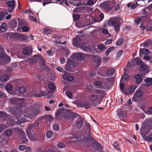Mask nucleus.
I'll return each instance as SVG.
<instances>
[{"label": "nucleus", "instance_id": "obj_1", "mask_svg": "<svg viewBox=\"0 0 152 152\" xmlns=\"http://www.w3.org/2000/svg\"><path fill=\"white\" fill-rule=\"evenodd\" d=\"M25 100L24 98L23 100L19 99L18 103V106L15 107L16 110L13 111L12 113V115H15L17 119V121L16 122V123L18 124H20L24 123L25 121L24 119L21 118L22 115H23L22 108L25 106Z\"/></svg>", "mask_w": 152, "mask_h": 152}, {"label": "nucleus", "instance_id": "obj_2", "mask_svg": "<svg viewBox=\"0 0 152 152\" xmlns=\"http://www.w3.org/2000/svg\"><path fill=\"white\" fill-rule=\"evenodd\" d=\"M121 19L119 17H112L108 20V24L114 27L115 32L118 33L120 32Z\"/></svg>", "mask_w": 152, "mask_h": 152}, {"label": "nucleus", "instance_id": "obj_3", "mask_svg": "<svg viewBox=\"0 0 152 152\" xmlns=\"http://www.w3.org/2000/svg\"><path fill=\"white\" fill-rule=\"evenodd\" d=\"M84 127L86 129V131L87 133V135L88 137L85 138L86 140L88 141H91L93 142V144H96L98 146L100 145V144L96 142L94 138L91 136V126L90 124L86 122L85 125Z\"/></svg>", "mask_w": 152, "mask_h": 152}, {"label": "nucleus", "instance_id": "obj_4", "mask_svg": "<svg viewBox=\"0 0 152 152\" xmlns=\"http://www.w3.org/2000/svg\"><path fill=\"white\" fill-rule=\"evenodd\" d=\"M40 112L41 110L40 109L34 107L32 109L31 112L29 111L28 113V112H25L24 115L25 117L32 119Z\"/></svg>", "mask_w": 152, "mask_h": 152}, {"label": "nucleus", "instance_id": "obj_5", "mask_svg": "<svg viewBox=\"0 0 152 152\" xmlns=\"http://www.w3.org/2000/svg\"><path fill=\"white\" fill-rule=\"evenodd\" d=\"M143 95V92L142 91L137 90L134 94L132 98V101L135 102H139L141 100Z\"/></svg>", "mask_w": 152, "mask_h": 152}, {"label": "nucleus", "instance_id": "obj_6", "mask_svg": "<svg viewBox=\"0 0 152 152\" xmlns=\"http://www.w3.org/2000/svg\"><path fill=\"white\" fill-rule=\"evenodd\" d=\"M7 6L9 7L7 11L9 12H11L15 10L16 6V2L14 0L8 1L7 2Z\"/></svg>", "mask_w": 152, "mask_h": 152}, {"label": "nucleus", "instance_id": "obj_7", "mask_svg": "<svg viewBox=\"0 0 152 152\" xmlns=\"http://www.w3.org/2000/svg\"><path fill=\"white\" fill-rule=\"evenodd\" d=\"M140 133L144 140L150 142H152V135H150L147 136V134L143 128L141 129Z\"/></svg>", "mask_w": 152, "mask_h": 152}, {"label": "nucleus", "instance_id": "obj_8", "mask_svg": "<svg viewBox=\"0 0 152 152\" xmlns=\"http://www.w3.org/2000/svg\"><path fill=\"white\" fill-rule=\"evenodd\" d=\"M100 6L104 10L107 11H110L112 10L111 7L109 5V2L106 1L100 4Z\"/></svg>", "mask_w": 152, "mask_h": 152}, {"label": "nucleus", "instance_id": "obj_9", "mask_svg": "<svg viewBox=\"0 0 152 152\" xmlns=\"http://www.w3.org/2000/svg\"><path fill=\"white\" fill-rule=\"evenodd\" d=\"M117 115L121 120H123V118L125 117L126 115L125 111L122 109H118L117 111Z\"/></svg>", "mask_w": 152, "mask_h": 152}, {"label": "nucleus", "instance_id": "obj_10", "mask_svg": "<svg viewBox=\"0 0 152 152\" xmlns=\"http://www.w3.org/2000/svg\"><path fill=\"white\" fill-rule=\"evenodd\" d=\"M71 74L67 72H65L63 75V78L64 80L69 81H71L74 80V77L72 76H70Z\"/></svg>", "mask_w": 152, "mask_h": 152}, {"label": "nucleus", "instance_id": "obj_11", "mask_svg": "<svg viewBox=\"0 0 152 152\" xmlns=\"http://www.w3.org/2000/svg\"><path fill=\"white\" fill-rule=\"evenodd\" d=\"M36 129L35 128L33 125L30 124L28 125L27 128L26 132V133H33L34 134H36L37 131Z\"/></svg>", "mask_w": 152, "mask_h": 152}, {"label": "nucleus", "instance_id": "obj_12", "mask_svg": "<svg viewBox=\"0 0 152 152\" xmlns=\"http://www.w3.org/2000/svg\"><path fill=\"white\" fill-rule=\"evenodd\" d=\"M32 51L33 50L31 48L27 47L23 49V53L24 55L29 56L32 54Z\"/></svg>", "mask_w": 152, "mask_h": 152}, {"label": "nucleus", "instance_id": "obj_13", "mask_svg": "<svg viewBox=\"0 0 152 152\" xmlns=\"http://www.w3.org/2000/svg\"><path fill=\"white\" fill-rule=\"evenodd\" d=\"M77 114L74 113L69 112L64 115V117L66 119H74L77 116Z\"/></svg>", "mask_w": 152, "mask_h": 152}, {"label": "nucleus", "instance_id": "obj_14", "mask_svg": "<svg viewBox=\"0 0 152 152\" xmlns=\"http://www.w3.org/2000/svg\"><path fill=\"white\" fill-rule=\"evenodd\" d=\"M84 119L83 117H79L76 121V125L77 127L80 129L81 128L83 125L84 124Z\"/></svg>", "mask_w": 152, "mask_h": 152}, {"label": "nucleus", "instance_id": "obj_15", "mask_svg": "<svg viewBox=\"0 0 152 152\" xmlns=\"http://www.w3.org/2000/svg\"><path fill=\"white\" fill-rule=\"evenodd\" d=\"M150 51L147 48H140L139 53L140 57L141 58H142V55H148Z\"/></svg>", "mask_w": 152, "mask_h": 152}, {"label": "nucleus", "instance_id": "obj_16", "mask_svg": "<svg viewBox=\"0 0 152 152\" xmlns=\"http://www.w3.org/2000/svg\"><path fill=\"white\" fill-rule=\"evenodd\" d=\"M23 100L24 98H17L15 97L13 98L9 99V102L12 104L17 105L19 100Z\"/></svg>", "mask_w": 152, "mask_h": 152}, {"label": "nucleus", "instance_id": "obj_17", "mask_svg": "<svg viewBox=\"0 0 152 152\" xmlns=\"http://www.w3.org/2000/svg\"><path fill=\"white\" fill-rule=\"evenodd\" d=\"M26 89L25 88L23 87H20L18 90V93L19 96H23L24 94L26 93Z\"/></svg>", "mask_w": 152, "mask_h": 152}, {"label": "nucleus", "instance_id": "obj_18", "mask_svg": "<svg viewBox=\"0 0 152 152\" xmlns=\"http://www.w3.org/2000/svg\"><path fill=\"white\" fill-rule=\"evenodd\" d=\"M80 39L78 36H77L76 38L73 39V44L76 47H78L80 43Z\"/></svg>", "mask_w": 152, "mask_h": 152}, {"label": "nucleus", "instance_id": "obj_19", "mask_svg": "<svg viewBox=\"0 0 152 152\" xmlns=\"http://www.w3.org/2000/svg\"><path fill=\"white\" fill-rule=\"evenodd\" d=\"M142 12L143 13V14L144 15H150L152 13V9H151L149 6L143 9Z\"/></svg>", "mask_w": 152, "mask_h": 152}, {"label": "nucleus", "instance_id": "obj_20", "mask_svg": "<svg viewBox=\"0 0 152 152\" xmlns=\"http://www.w3.org/2000/svg\"><path fill=\"white\" fill-rule=\"evenodd\" d=\"M75 67L74 64L72 62L67 63L66 65V69L68 71H70L72 69Z\"/></svg>", "mask_w": 152, "mask_h": 152}, {"label": "nucleus", "instance_id": "obj_21", "mask_svg": "<svg viewBox=\"0 0 152 152\" xmlns=\"http://www.w3.org/2000/svg\"><path fill=\"white\" fill-rule=\"evenodd\" d=\"M18 27H21L23 26L27 25V23L25 20L19 18H18Z\"/></svg>", "mask_w": 152, "mask_h": 152}, {"label": "nucleus", "instance_id": "obj_22", "mask_svg": "<svg viewBox=\"0 0 152 152\" xmlns=\"http://www.w3.org/2000/svg\"><path fill=\"white\" fill-rule=\"evenodd\" d=\"M9 24L12 28H14L17 27L18 23L16 19H13L10 21Z\"/></svg>", "mask_w": 152, "mask_h": 152}, {"label": "nucleus", "instance_id": "obj_23", "mask_svg": "<svg viewBox=\"0 0 152 152\" xmlns=\"http://www.w3.org/2000/svg\"><path fill=\"white\" fill-rule=\"evenodd\" d=\"M102 58L97 55L94 56L93 57V60L98 66L101 64L102 61Z\"/></svg>", "mask_w": 152, "mask_h": 152}, {"label": "nucleus", "instance_id": "obj_24", "mask_svg": "<svg viewBox=\"0 0 152 152\" xmlns=\"http://www.w3.org/2000/svg\"><path fill=\"white\" fill-rule=\"evenodd\" d=\"M17 30L20 32H25L28 31L29 29L28 27L25 25L21 27H18Z\"/></svg>", "mask_w": 152, "mask_h": 152}, {"label": "nucleus", "instance_id": "obj_25", "mask_svg": "<svg viewBox=\"0 0 152 152\" xmlns=\"http://www.w3.org/2000/svg\"><path fill=\"white\" fill-rule=\"evenodd\" d=\"M115 72V70L114 69L110 68L106 70V72L107 75L109 76H112L113 75L114 73Z\"/></svg>", "mask_w": 152, "mask_h": 152}, {"label": "nucleus", "instance_id": "obj_26", "mask_svg": "<svg viewBox=\"0 0 152 152\" xmlns=\"http://www.w3.org/2000/svg\"><path fill=\"white\" fill-rule=\"evenodd\" d=\"M19 37L20 39L22 41L26 42L27 39L29 38V36L27 34H20Z\"/></svg>", "mask_w": 152, "mask_h": 152}, {"label": "nucleus", "instance_id": "obj_27", "mask_svg": "<svg viewBox=\"0 0 152 152\" xmlns=\"http://www.w3.org/2000/svg\"><path fill=\"white\" fill-rule=\"evenodd\" d=\"M148 66L144 63L141 66H139L138 69L139 71L141 72H142L148 70Z\"/></svg>", "mask_w": 152, "mask_h": 152}, {"label": "nucleus", "instance_id": "obj_28", "mask_svg": "<svg viewBox=\"0 0 152 152\" xmlns=\"http://www.w3.org/2000/svg\"><path fill=\"white\" fill-rule=\"evenodd\" d=\"M75 56L77 60L81 61L84 58L85 56L82 53H77L75 55Z\"/></svg>", "mask_w": 152, "mask_h": 152}, {"label": "nucleus", "instance_id": "obj_29", "mask_svg": "<svg viewBox=\"0 0 152 152\" xmlns=\"http://www.w3.org/2000/svg\"><path fill=\"white\" fill-rule=\"evenodd\" d=\"M102 69H100L97 72V74L101 77H105L107 75L106 71Z\"/></svg>", "mask_w": 152, "mask_h": 152}, {"label": "nucleus", "instance_id": "obj_30", "mask_svg": "<svg viewBox=\"0 0 152 152\" xmlns=\"http://www.w3.org/2000/svg\"><path fill=\"white\" fill-rule=\"evenodd\" d=\"M134 78L136 79V82L137 84L141 83L142 80V76L140 75H137L135 76Z\"/></svg>", "mask_w": 152, "mask_h": 152}, {"label": "nucleus", "instance_id": "obj_31", "mask_svg": "<svg viewBox=\"0 0 152 152\" xmlns=\"http://www.w3.org/2000/svg\"><path fill=\"white\" fill-rule=\"evenodd\" d=\"M48 94V92H46L44 91H41L40 93L37 94H36L35 96L38 97H41L42 96H47Z\"/></svg>", "mask_w": 152, "mask_h": 152}, {"label": "nucleus", "instance_id": "obj_32", "mask_svg": "<svg viewBox=\"0 0 152 152\" xmlns=\"http://www.w3.org/2000/svg\"><path fill=\"white\" fill-rule=\"evenodd\" d=\"M35 56L36 61H37L39 62H40L41 61H43V60L44 59V58L42 57V56L40 54H35Z\"/></svg>", "mask_w": 152, "mask_h": 152}, {"label": "nucleus", "instance_id": "obj_33", "mask_svg": "<svg viewBox=\"0 0 152 152\" xmlns=\"http://www.w3.org/2000/svg\"><path fill=\"white\" fill-rule=\"evenodd\" d=\"M137 87L135 86H132L130 87L129 88V92L126 93L127 95L133 93L135 90L136 89Z\"/></svg>", "mask_w": 152, "mask_h": 152}, {"label": "nucleus", "instance_id": "obj_34", "mask_svg": "<svg viewBox=\"0 0 152 152\" xmlns=\"http://www.w3.org/2000/svg\"><path fill=\"white\" fill-rule=\"evenodd\" d=\"M21 136L22 141L23 143H25L27 142H28V140L27 139L25 133L24 132H23V133H22L20 135Z\"/></svg>", "mask_w": 152, "mask_h": 152}, {"label": "nucleus", "instance_id": "obj_35", "mask_svg": "<svg viewBox=\"0 0 152 152\" xmlns=\"http://www.w3.org/2000/svg\"><path fill=\"white\" fill-rule=\"evenodd\" d=\"M77 105L80 107H84L88 106V103L86 102H79Z\"/></svg>", "mask_w": 152, "mask_h": 152}, {"label": "nucleus", "instance_id": "obj_36", "mask_svg": "<svg viewBox=\"0 0 152 152\" xmlns=\"http://www.w3.org/2000/svg\"><path fill=\"white\" fill-rule=\"evenodd\" d=\"M10 77L9 75H3L1 76V81L4 82L7 81L10 78Z\"/></svg>", "mask_w": 152, "mask_h": 152}, {"label": "nucleus", "instance_id": "obj_37", "mask_svg": "<svg viewBox=\"0 0 152 152\" xmlns=\"http://www.w3.org/2000/svg\"><path fill=\"white\" fill-rule=\"evenodd\" d=\"M13 87L10 84L7 85H6L5 88L6 90L9 93L11 92V91Z\"/></svg>", "mask_w": 152, "mask_h": 152}, {"label": "nucleus", "instance_id": "obj_38", "mask_svg": "<svg viewBox=\"0 0 152 152\" xmlns=\"http://www.w3.org/2000/svg\"><path fill=\"white\" fill-rule=\"evenodd\" d=\"M35 55L33 56L31 58H29V61L31 64H35L36 62Z\"/></svg>", "mask_w": 152, "mask_h": 152}, {"label": "nucleus", "instance_id": "obj_39", "mask_svg": "<svg viewBox=\"0 0 152 152\" xmlns=\"http://www.w3.org/2000/svg\"><path fill=\"white\" fill-rule=\"evenodd\" d=\"M12 130L14 131L15 133H19L20 134H21L24 132L22 130L18 128H15L13 129Z\"/></svg>", "mask_w": 152, "mask_h": 152}, {"label": "nucleus", "instance_id": "obj_40", "mask_svg": "<svg viewBox=\"0 0 152 152\" xmlns=\"http://www.w3.org/2000/svg\"><path fill=\"white\" fill-rule=\"evenodd\" d=\"M44 119L50 122H51L53 120V118L50 115H44Z\"/></svg>", "mask_w": 152, "mask_h": 152}, {"label": "nucleus", "instance_id": "obj_41", "mask_svg": "<svg viewBox=\"0 0 152 152\" xmlns=\"http://www.w3.org/2000/svg\"><path fill=\"white\" fill-rule=\"evenodd\" d=\"M32 133H29V134L28 133H26V134L30 140H36V138L34 134H32Z\"/></svg>", "mask_w": 152, "mask_h": 152}, {"label": "nucleus", "instance_id": "obj_42", "mask_svg": "<svg viewBox=\"0 0 152 152\" xmlns=\"http://www.w3.org/2000/svg\"><path fill=\"white\" fill-rule=\"evenodd\" d=\"M114 49V47H110L107 50L106 53L105 55L107 56H108L110 53Z\"/></svg>", "mask_w": 152, "mask_h": 152}, {"label": "nucleus", "instance_id": "obj_43", "mask_svg": "<svg viewBox=\"0 0 152 152\" xmlns=\"http://www.w3.org/2000/svg\"><path fill=\"white\" fill-rule=\"evenodd\" d=\"M124 40L122 39H118L116 42V45L117 46H120L123 44Z\"/></svg>", "mask_w": 152, "mask_h": 152}, {"label": "nucleus", "instance_id": "obj_44", "mask_svg": "<svg viewBox=\"0 0 152 152\" xmlns=\"http://www.w3.org/2000/svg\"><path fill=\"white\" fill-rule=\"evenodd\" d=\"M98 98V97L97 95L93 94L91 95L90 99L92 101L94 102Z\"/></svg>", "mask_w": 152, "mask_h": 152}, {"label": "nucleus", "instance_id": "obj_45", "mask_svg": "<svg viewBox=\"0 0 152 152\" xmlns=\"http://www.w3.org/2000/svg\"><path fill=\"white\" fill-rule=\"evenodd\" d=\"M65 93L67 96L70 99H72V94L71 92L67 91H65Z\"/></svg>", "mask_w": 152, "mask_h": 152}, {"label": "nucleus", "instance_id": "obj_46", "mask_svg": "<svg viewBox=\"0 0 152 152\" xmlns=\"http://www.w3.org/2000/svg\"><path fill=\"white\" fill-rule=\"evenodd\" d=\"M102 83L100 81H96L94 82V85L95 86H98L99 88H100V86H101L102 85Z\"/></svg>", "mask_w": 152, "mask_h": 152}, {"label": "nucleus", "instance_id": "obj_47", "mask_svg": "<svg viewBox=\"0 0 152 152\" xmlns=\"http://www.w3.org/2000/svg\"><path fill=\"white\" fill-rule=\"evenodd\" d=\"M98 48L100 50L102 51H104L106 49L105 45L102 44L98 45Z\"/></svg>", "mask_w": 152, "mask_h": 152}, {"label": "nucleus", "instance_id": "obj_48", "mask_svg": "<svg viewBox=\"0 0 152 152\" xmlns=\"http://www.w3.org/2000/svg\"><path fill=\"white\" fill-rule=\"evenodd\" d=\"M145 82L151 85L152 83V78H150L147 77L144 80Z\"/></svg>", "mask_w": 152, "mask_h": 152}, {"label": "nucleus", "instance_id": "obj_49", "mask_svg": "<svg viewBox=\"0 0 152 152\" xmlns=\"http://www.w3.org/2000/svg\"><path fill=\"white\" fill-rule=\"evenodd\" d=\"M48 87L49 88L52 90H55L56 88V86L55 84L53 83H50L48 84Z\"/></svg>", "mask_w": 152, "mask_h": 152}, {"label": "nucleus", "instance_id": "obj_50", "mask_svg": "<svg viewBox=\"0 0 152 152\" xmlns=\"http://www.w3.org/2000/svg\"><path fill=\"white\" fill-rule=\"evenodd\" d=\"M99 17L100 18V19H97L95 20V21L96 22H100L104 18V14L102 13H101L99 15Z\"/></svg>", "mask_w": 152, "mask_h": 152}, {"label": "nucleus", "instance_id": "obj_51", "mask_svg": "<svg viewBox=\"0 0 152 152\" xmlns=\"http://www.w3.org/2000/svg\"><path fill=\"white\" fill-rule=\"evenodd\" d=\"M53 134V132L50 130L48 131L46 133V135L47 137L48 138H50Z\"/></svg>", "mask_w": 152, "mask_h": 152}, {"label": "nucleus", "instance_id": "obj_52", "mask_svg": "<svg viewBox=\"0 0 152 152\" xmlns=\"http://www.w3.org/2000/svg\"><path fill=\"white\" fill-rule=\"evenodd\" d=\"M12 134V131L10 129H7L5 131V134L6 136H9Z\"/></svg>", "mask_w": 152, "mask_h": 152}, {"label": "nucleus", "instance_id": "obj_53", "mask_svg": "<svg viewBox=\"0 0 152 152\" xmlns=\"http://www.w3.org/2000/svg\"><path fill=\"white\" fill-rule=\"evenodd\" d=\"M44 119V116L41 117L37 119L36 120L38 122L39 124V125H42L41 124L43 122V120Z\"/></svg>", "mask_w": 152, "mask_h": 152}, {"label": "nucleus", "instance_id": "obj_54", "mask_svg": "<svg viewBox=\"0 0 152 152\" xmlns=\"http://www.w3.org/2000/svg\"><path fill=\"white\" fill-rule=\"evenodd\" d=\"M144 63L142 60L140 59H139L136 61V64L139 66H141Z\"/></svg>", "mask_w": 152, "mask_h": 152}, {"label": "nucleus", "instance_id": "obj_55", "mask_svg": "<svg viewBox=\"0 0 152 152\" xmlns=\"http://www.w3.org/2000/svg\"><path fill=\"white\" fill-rule=\"evenodd\" d=\"M5 15L4 13L0 12V21L3 20L5 19Z\"/></svg>", "mask_w": 152, "mask_h": 152}, {"label": "nucleus", "instance_id": "obj_56", "mask_svg": "<svg viewBox=\"0 0 152 152\" xmlns=\"http://www.w3.org/2000/svg\"><path fill=\"white\" fill-rule=\"evenodd\" d=\"M33 124L34 126L35 127V128L36 129L38 128L39 125H40L39 124L36 120L33 124Z\"/></svg>", "mask_w": 152, "mask_h": 152}, {"label": "nucleus", "instance_id": "obj_57", "mask_svg": "<svg viewBox=\"0 0 152 152\" xmlns=\"http://www.w3.org/2000/svg\"><path fill=\"white\" fill-rule=\"evenodd\" d=\"M53 129L56 131H57L59 130V125L57 124H55L53 125Z\"/></svg>", "mask_w": 152, "mask_h": 152}, {"label": "nucleus", "instance_id": "obj_58", "mask_svg": "<svg viewBox=\"0 0 152 152\" xmlns=\"http://www.w3.org/2000/svg\"><path fill=\"white\" fill-rule=\"evenodd\" d=\"M57 146L59 148H64L65 147V145L63 143L59 142Z\"/></svg>", "mask_w": 152, "mask_h": 152}, {"label": "nucleus", "instance_id": "obj_59", "mask_svg": "<svg viewBox=\"0 0 152 152\" xmlns=\"http://www.w3.org/2000/svg\"><path fill=\"white\" fill-rule=\"evenodd\" d=\"M80 16L79 14H74L73 15V18L75 21L77 20L80 19Z\"/></svg>", "mask_w": 152, "mask_h": 152}, {"label": "nucleus", "instance_id": "obj_60", "mask_svg": "<svg viewBox=\"0 0 152 152\" xmlns=\"http://www.w3.org/2000/svg\"><path fill=\"white\" fill-rule=\"evenodd\" d=\"M102 33L103 34H108L109 35V36L110 37V34L109 33L108 31L106 29L104 28L102 29Z\"/></svg>", "mask_w": 152, "mask_h": 152}, {"label": "nucleus", "instance_id": "obj_61", "mask_svg": "<svg viewBox=\"0 0 152 152\" xmlns=\"http://www.w3.org/2000/svg\"><path fill=\"white\" fill-rule=\"evenodd\" d=\"M18 149L20 151H23L26 149V147L24 145H20L19 146Z\"/></svg>", "mask_w": 152, "mask_h": 152}, {"label": "nucleus", "instance_id": "obj_62", "mask_svg": "<svg viewBox=\"0 0 152 152\" xmlns=\"http://www.w3.org/2000/svg\"><path fill=\"white\" fill-rule=\"evenodd\" d=\"M63 3H64L65 5L66 6H68L69 4L67 2L66 0H62V1H60V4L61 5H63Z\"/></svg>", "mask_w": 152, "mask_h": 152}, {"label": "nucleus", "instance_id": "obj_63", "mask_svg": "<svg viewBox=\"0 0 152 152\" xmlns=\"http://www.w3.org/2000/svg\"><path fill=\"white\" fill-rule=\"evenodd\" d=\"M95 2H94V1L92 0H89L88 1L87 4L88 5L91 6L94 5Z\"/></svg>", "mask_w": 152, "mask_h": 152}, {"label": "nucleus", "instance_id": "obj_64", "mask_svg": "<svg viewBox=\"0 0 152 152\" xmlns=\"http://www.w3.org/2000/svg\"><path fill=\"white\" fill-rule=\"evenodd\" d=\"M84 7H76L74 10V12H79L80 10L82 9H84Z\"/></svg>", "mask_w": 152, "mask_h": 152}]
</instances>
